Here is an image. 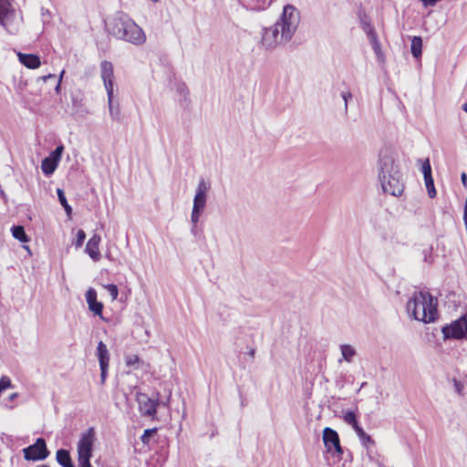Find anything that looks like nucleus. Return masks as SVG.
<instances>
[{"label":"nucleus","instance_id":"1","mask_svg":"<svg viewBox=\"0 0 467 467\" xmlns=\"http://www.w3.org/2000/svg\"><path fill=\"white\" fill-rule=\"evenodd\" d=\"M300 22L298 10L292 5H286L283 8L280 18L271 26L263 29L261 44L272 50L278 45L291 40Z\"/></svg>","mask_w":467,"mask_h":467},{"label":"nucleus","instance_id":"2","mask_svg":"<svg viewBox=\"0 0 467 467\" xmlns=\"http://www.w3.org/2000/svg\"><path fill=\"white\" fill-rule=\"evenodd\" d=\"M437 298L428 291H420L413 295L406 308L410 317L423 323H431L438 317Z\"/></svg>","mask_w":467,"mask_h":467},{"label":"nucleus","instance_id":"3","mask_svg":"<svg viewBox=\"0 0 467 467\" xmlns=\"http://www.w3.org/2000/svg\"><path fill=\"white\" fill-rule=\"evenodd\" d=\"M95 441L96 433L93 427H90L81 434L78 442V461L79 467H92L90 459L93 455Z\"/></svg>","mask_w":467,"mask_h":467},{"label":"nucleus","instance_id":"4","mask_svg":"<svg viewBox=\"0 0 467 467\" xmlns=\"http://www.w3.org/2000/svg\"><path fill=\"white\" fill-rule=\"evenodd\" d=\"M136 400L139 405V410L144 417H149L152 420L156 418L157 408L161 404L160 393L156 392L152 398L142 392H137Z\"/></svg>","mask_w":467,"mask_h":467},{"label":"nucleus","instance_id":"5","mask_svg":"<svg viewBox=\"0 0 467 467\" xmlns=\"http://www.w3.org/2000/svg\"><path fill=\"white\" fill-rule=\"evenodd\" d=\"M123 36L118 39L131 43L135 46H140L146 41V35L143 29L139 26L130 16L124 24Z\"/></svg>","mask_w":467,"mask_h":467},{"label":"nucleus","instance_id":"6","mask_svg":"<svg viewBox=\"0 0 467 467\" xmlns=\"http://www.w3.org/2000/svg\"><path fill=\"white\" fill-rule=\"evenodd\" d=\"M379 180L381 175L389 176L400 171L397 156L392 150L384 149L379 152Z\"/></svg>","mask_w":467,"mask_h":467},{"label":"nucleus","instance_id":"7","mask_svg":"<svg viewBox=\"0 0 467 467\" xmlns=\"http://www.w3.org/2000/svg\"><path fill=\"white\" fill-rule=\"evenodd\" d=\"M379 182L385 193L400 196L403 192L404 184L400 171L389 174V176L381 175Z\"/></svg>","mask_w":467,"mask_h":467},{"label":"nucleus","instance_id":"8","mask_svg":"<svg viewBox=\"0 0 467 467\" xmlns=\"http://www.w3.org/2000/svg\"><path fill=\"white\" fill-rule=\"evenodd\" d=\"M23 453L26 461H41L49 455L46 441L43 438H37L34 444L24 448Z\"/></svg>","mask_w":467,"mask_h":467},{"label":"nucleus","instance_id":"9","mask_svg":"<svg viewBox=\"0 0 467 467\" xmlns=\"http://www.w3.org/2000/svg\"><path fill=\"white\" fill-rule=\"evenodd\" d=\"M442 333L445 339H462L465 337L467 335V319L463 317H460L449 326L443 327Z\"/></svg>","mask_w":467,"mask_h":467},{"label":"nucleus","instance_id":"10","mask_svg":"<svg viewBox=\"0 0 467 467\" xmlns=\"http://www.w3.org/2000/svg\"><path fill=\"white\" fill-rule=\"evenodd\" d=\"M129 16L123 12H117L106 21V29L108 33L118 39L119 36H123L124 24Z\"/></svg>","mask_w":467,"mask_h":467},{"label":"nucleus","instance_id":"11","mask_svg":"<svg viewBox=\"0 0 467 467\" xmlns=\"http://www.w3.org/2000/svg\"><path fill=\"white\" fill-rule=\"evenodd\" d=\"M323 441L327 452L334 453L337 456L343 453L338 434L335 430L326 427L323 431Z\"/></svg>","mask_w":467,"mask_h":467},{"label":"nucleus","instance_id":"12","mask_svg":"<svg viewBox=\"0 0 467 467\" xmlns=\"http://www.w3.org/2000/svg\"><path fill=\"white\" fill-rule=\"evenodd\" d=\"M211 188V183L204 179H200L196 192L193 198V209H198L203 211L206 205L207 201V192Z\"/></svg>","mask_w":467,"mask_h":467},{"label":"nucleus","instance_id":"13","mask_svg":"<svg viewBox=\"0 0 467 467\" xmlns=\"http://www.w3.org/2000/svg\"><path fill=\"white\" fill-rule=\"evenodd\" d=\"M100 76L104 82L107 95H111L113 90V65L111 62L103 60L100 63Z\"/></svg>","mask_w":467,"mask_h":467},{"label":"nucleus","instance_id":"14","mask_svg":"<svg viewBox=\"0 0 467 467\" xmlns=\"http://www.w3.org/2000/svg\"><path fill=\"white\" fill-rule=\"evenodd\" d=\"M86 300L88 305V309L96 316H102L103 304L97 300V292L93 288H89L86 292Z\"/></svg>","mask_w":467,"mask_h":467},{"label":"nucleus","instance_id":"15","mask_svg":"<svg viewBox=\"0 0 467 467\" xmlns=\"http://www.w3.org/2000/svg\"><path fill=\"white\" fill-rule=\"evenodd\" d=\"M364 30L367 32L368 38L372 46V49L374 50L378 60L383 61L384 56L381 50V46L374 28L370 25H367V26L364 27Z\"/></svg>","mask_w":467,"mask_h":467},{"label":"nucleus","instance_id":"16","mask_svg":"<svg viewBox=\"0 0 467 467\" xmlns=\"http://www.w3.org/2000/svg\"><path fill=\"white\" fill-rule=\"evenodd\" d=\"M101 238L99 234H93L88 240L86 245V253L94 260L99 261L100 259L99 244Z\"/></svg>","mask_w":467,"mask_h":467},{"label":"nucleus","instance_id":"17","mask_svg":"<svg viewBox=\"0 0 467 467\" xmlns=\"http://www.w3.org/2000/svg\"><path fill=\"white\" fill-rule=\"evenodd\" d=\"M18 60L26 67L30 69L38 68L41 65L40 57L35 54L17 53Z\"/></svg>","mask_w":467,"mask_h":467},{"label":"nucleus","instance_id":"18","mask_svg":"<svg viewBox=\"0 0 467 467\" xmlns=\"http://www.w3.org/2000/svg\"><path fill=\"white\" fill-rule=\"evenodd\" d=\"M14 13V9L8 0H0V25L5 26V20Z\"/></svg>","mask_w":467,"mask_h":467},{"label":"nucleus","instance_id":"19","mask_svg":"<svg viewBox=\"0 0 467 467\" xmlns=\"http://www.w3.org/2000/svg\"><path fill=\"white\" fill-rule=\"evenodd\" d=\"M57 462L63 467H75L67 450L59 449L56 453Z\"/></svg>","mask_w":467,"mask_h":467},{"label":"nucleus","instance_id":"20","mask_svg":"<svg viewBox=\"0 0 467 467\" xmlns=\"http://www.w3.org/2000/svg\"><path fill=\"white\" fill-rule=\"evenodd\" d=\"M275 0H245L248 8L254 11H263L267 9Z\"/></svg>","mask_w":467,"mask_h":467},{"label":"nucleus","instance_id":"21","mask_svg":"<svg viewBox=\"0 0 467 467\" xmlns=\"http://www.w3.org/2000/svg\"><path fill=\"white\" fill-rule=\"evenodd\" d=\"M97 357L99 362V365L109 364V353L106 344L102 341H99L97 347Z\"/></svg>","mask_w":467,"mask_h":467},{"label":"nucleus","instance_id":"22","mask_svg":"<svg viewBox=\"0 0 467 467\" xmlns=\"http://www.w3.org/2000/svg\"><path fill=\"white\" fill-rule=\"evenodd\" d=\"M58 162L50 157H47L42 161L41 169L46 175L52 174L57 167Z\"/></svg>","mask_w":467,"mask_h":467},{"label":"nucleus","instance_id":"23","mask_svg":"<svg viewBox=\"0 0 467 467\" xmlns=\"http://www.w3.org/2000/svg\"><path fill=\"white\" fill-rule=\"evenodd\" d=\"M411 54L415 58H419L422 54V39L420 36H413L410 44Z\"/></svg>","mask_w":467,"mask_h":467},{"label":"nucleus","instance_id":"24","mask_svg":"<svg viewBox=\"0 0 467 467\" xmlns=\"http://www.w3.org/2000/svg\"><path fill=\"white\" fill-rule=\"evenodd\" d=\"M340 350L343 359L348 363H351L357 354L356 349L348 344H343L340 346Z\"/></svg>","mask_w":467,"mask_h":467},{"label":"nucleus","instance_id":"25","mask_svg":"<svg viewBox=\"0 0 467 467\" xmlns=\"http://www.w3.org/2000/svg\"><path fill=\"white\" fill-rule=\"evenodd\" d=\"M108 96V103H109V115L114 120H119L120 116V109L119 107V104L114 105V94L111 92V95Z\"/></svg>","mask_w":467,"mask_h":467},{"label":"nucleus","instance_id":"26","mask_svg":"<svg viewBox=\"0 0 467 467\" xmlns=\"http://www.w3.org/2000/svg\"><path fill=\"white\" fill-rule=\"evenodd\" d=\"M11 233L15 239H17L22 243H27L29 241V238L25 232V228L22 225H14L11 228Z\"/></svg>","mask_w":467,"mask_h":467},{"label":"nucleus","instance_id":"27","mask_svg":"<svg viewBox=\"0 0 467 467\" xmlns=\"http://www.w3.org/2000/svg\"><path fill=\"white\" fill-rule=\"evenodd\" d=\"M358 436L360 441L364 446H368L370 444H374V441L371 439V437L367 434L364 430L360 426H357L356 430H354Z\"/></svg>","mask_w":467,"mask_h":467},{"label":"nucleus","instance_id":"28","mask_svg":"<svg viewBox=\"0 0 467 467\" xmlns=\"http://www.w3.org/2000/svg\"><path fill=\"white\" fill-rule=\"evenodd\" d=\"M57 197L60 204L64 207L66 213L69 215L72 213L71 206L67 203V198L65 196L64 191L60 188L57 189Z\"/></svg>","mask_w":467,"mask_h":467},{"label":"nucleus","instance_id":"29","mask_svg":"<svg viewBox=\"0 0 467 467\" xmlns=\"http://www.w3.org/2000/svg\"><path fill=\"white\" fill-rule=\"evenodd\" d=\"M343 420L346 423L351 425L354 430H356L357 426H359L356 415L353 411L346 412L343 416Z\"/></svg>","mask_w":467,"mask_h":467},{"label":"nucleus","instance_id":"30","mask_svg":"<svg viewBox=\"0 0 467 467\" xmlns=\"http://www.w3.org/2000/svg\"><path fill=\"white\" fill-rule=\"evenodd\" d=\"M425 185L428 192V195L430 198H434L436 196V190L434 186V182L432 178L425 179Z\"/></svg>","mask_w":467,"mask_h":467},{"label":"nucleus","instance_id":"31","mask_svg":"<svg viewBox=\"0 0 467 467\" xmlns=\"http://www.w3.org/2000/svg\"><path fill=\"white\" fill-rule=\"evenodd\" d=\"M421 170H422V172H423L424 180L425 179H429V178H432V176H431V163H430V160L428 158L425 159L422 161Z\"/></svg>","mask_w":467,"mask_h":467},{"label":"nucleus","instance_id":"32","mask_svg":"<svg viewBox=\"0 0 467 467\" xmlns=\"http://www.w3.org/2000/svg\"><path fill=\"white\" fill-rule=\"evenodd\" d=\"M104 288L109 292L111 300H116L119 295V290L117 285L113 284L104 285Z\"/></svg>","mask_w":467,"mask_h":467},{"label":"nucleus","instance_id":"33","mask_svg":"<svg viewBox=\"0 0 467 467\" xmlns=\"http://www.w3.org/2000/svg\"><path fill=\"white\" fill-rule=\"evenodd\" d=\"M156 432V429H147L144 431L143 434L140 437L141 442L143 444H148L150 442V437L153 435V433Z\"/></svg>","mask_w":467,"mask_h":467},{"label":"nucleus","instance_id":"34","mask_svg":"<svg viewBox=\"0 0 467 467\" xmlns=\"http://www.w3.org/2000/svg\"><path fill=\"white\" fill-rule=\"evenodd\" d=\"M85 239H86V233L83 230L79 229L77 232V237H76V241L74 243L75 246L77 248L81 247Z\"/></svg>","mask_w":467,"mask_h":467},{"label":"nucleus","instance_id":"35","mask_svg":"<svg viewBox=\"0 0 467 467\" xmlns=\"http://www.w3.org/2000/svg\"><path fill=\"white\" fill-rule=\"evenodd\" d=\"M202 212L203 211H202V210H198V209H193L192 208V215H191V221H192V223L193 224L192 230L195 228L197 223L199 222L201 214L202 213Z\"/></svg>","mask_w":467,"mask_h":467},{"label":"nucleus","instance_id":"36","mask_svg":"<svg viewBox=\"0 0 467 467\" xmlns=\"http://www.w3.org/2000/svg\"><path fill=\"white\" fill-rule=\"evenodd\" d=\"M64 147L63 145L57 146L50 154V158L55 160L56 161H59L62 152H63Z\"/></svg>","mask_w":467,"mask_h":467},{"label":"nucleus","instance_id":"37","mask_svg":"<svg viewBox=\"0 0 467 467\" xmlns=\"http://www.w3.org/2000/svg\"><path fill=\"white\" fill-rule=\"evenodd\" d=\"M177 90L179 91V93L183 96L184 99L187 100L188 99V96H189V89L188 88L186 87V85L184 83H182L178 86L177 88Z\"/></svg>","mask_w":467,"mask_h":467},{"label":"nucleus","instance_id":"38","mask_svg":"<svg viewBox=\"0 0 467 467\" xmlns=\"http://www.w3.org/2000/svg\"><path fill=\"white\" fill-rule=\"evenodd\" d=\"M140 358L137 355H130L126 358L127 366H135L139 364Z\"/></svg>","mask_w":467,"mask_h":467},{"label":"nucleus","instance_id":"39","mask_svg":"<svg viewBox=\"0 0 467 467\" xmlns=\"http://www.w3.org/2000/svg\"><path fill=\"white\" fill-rule=\"evenodd\" d=\"M99 368L101 384H104L108 374L109 364L99 365Z\"/></svg>","mask_w":467,"mask_h":467},{"label":"nucleus","instance_id":"40","mask_svg":"<svg viewBox=\"0 0 467 467\" xmlns=\"http://www.w3.org/2000/svg\"><path fill=\"white\" fill-rule=\"evenodd\" d=\"M341 97L344 100L345 112H347L348 111V99L352 98V94L349 91H344L341 93Z\"/></svg>","mask_w":467,"mask_h":467},{"label":"nucleus","instance_id":"41","mask_svg":"<svg viewBox=\"0 0 467 467\" xmlns=\"http://www.w3.org/2000/svg\"><path fill=\"white\" fill-rule=\"evenodd\" d=\"M454 386H455V389H456L457 393L462 394L463 385L460 381L454 380Z\"/></svg>","mask_w":467,"mask_h":467},{"label":"nucleus","instance_id":"42","mask_svg":"<svg viewBox=\"0 0 467 467\" xmlns=\"http://www.w3.org/2000/svg\"><path fill=\"white\" fill-rule=\"evenodd\" d=\"M64 73H65V71L62 70V72L60 73V76H59V79L57 80V83L56 85L55 90L57 93H58L60 91V83H61Z\"/></svg>","mask_w":467,"mask_h":467},{"label":"nucleus","instance_id":"43","mask_svg":"<svg viewBox=\"0 0 467 467\" xmlns=\"http://www.w3.org/2000/svg\"><path fill=\"white\" fill-rule=\"evenodd\" d=\"M56 76L53 74H48L47 76L41 77L39 79H42L44 82L47 81L48 79H55Z\"/></svg>","mask_w":467,"mask_h":467},{"label":"nucleus","instance_id":"44","mask_svg":"<svg viewBox=\"0 0 467 467\" xmlns=\"http://www.w3.org/2000/svg\"><path fill=\"white\" fill-rule=\"evenodd\" d=\"M461 181H462V184H463L464 186H466V182H467V174H466L465 172H462V173L461 174Z\"/></svg>","mask_w":467,"mask_h":467},{"label":"nucleus","instance_id":"45","mask_svg":"<svg viewBox=\"0 0 467 467\" xmlns=\"http://www.w3.org/2000/svg\"><path fill=\"white\" fill-rule=\"evenodd\" d=\"M463 221L467 222V202H465L464 210H463Z\"/></svg>","mask_w":467,"mask_h":467},{"label":"nucleus","instance_id":"46","mask_svg":"<svg viewBox=\"0 0 467 467\" xmlns=\"http://www.w3.org/2000/svg\"><path fill=\"white\" fill-rule=\"evenodd\" d=\"M169 403H170V397L165 401H161L160 405H161L163 407H169Z\"/></svg>","mask_w":467,"mask_h":467},{"label":"nucleus","instance_id":"47","mask_svg":"<svg viewBox=\"0 0 467 467\" xmlns=\"http://www.w3.org/2000/svg\"><path fill=\"white\" fill-rule=\"evenodd\" d=\"M249 356L254 358V354H255V349L254 348H251L248 352Z\"/></svg>","mask_w":467,"mask_h":467},{"label":"nucleus","instance_id":"48","mask_svg":"<svg viewBox=\"0 0 467 467\" xmlns=\"http://www.w3.org/2000/svg\"><path fill=\"white\" fill-rule=\"evenodd\" d=\"M462 109L467 112V102L463 104Z\"/></svg>","mask_w":467,"mask_h":467},{"label":"nucleus","instance_id":"49","mask_svg":"<svg viewBox=\"0 0 467 467\" xmlns=\"http://www.w3.org/2000/svg\"><path fill=\"white\" fill-rule=\"evenodd\" d=\"M16 397H17V394L14 393V394L10 395V400H14Z\"/></svg>","mask_w":467,"mask_h":467},{"label":"nucleus","instance_id":"50","mask_svg":"<svg viewBox=\"0 0 467 467\" xmlns=\"http://www.w3.org/2000/svg\"><path fill=\"white\" fill-rule=\"evenodd\" d=\"M366 384H367L366 382H363V383L361 384V387H360V388L365 387V385H366Z\"/></svg>","mask_w":467,"mask_h":467},{"label":"nucleus","instance_id":"51","mask_svg":"<svg viewBox=\"0 0 467 467\" xmlns=\"http://www.w3.org/2000/svg\"><path fill=\"white\" fill-rule=\"evenodd\" d=\"M38 467H49V466L42 464V465H39Z\"/></svg>","mask_w":467,"mask_h":467}]
</instances>
